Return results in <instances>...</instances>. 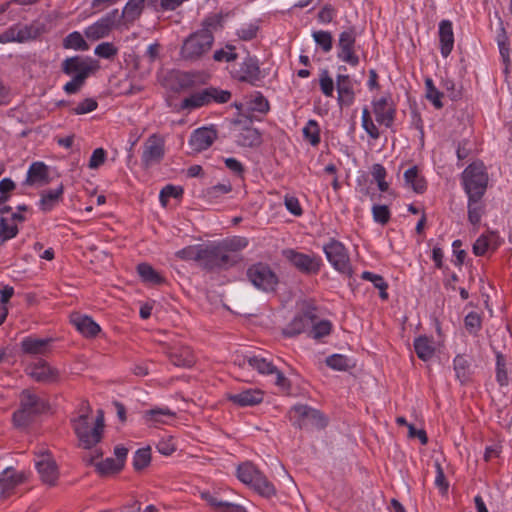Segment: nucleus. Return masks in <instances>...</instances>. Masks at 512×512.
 Listing matches in <instances>:
<instances>
[{
	"mask_svg": "<svg viewBox=\"0 0 512 512\" xmlns=\"http://www.w3.org/2000/svg\"><path fill=\"white\" fill-rule=\"evenodd\" d=\"M361 278L373 283L374 287L379 289L380 298L386 300L388 298L387 288L388 284L381 275L364 271Z\"/></svg>",
	"mask_w": 512,
	"mask_h": 512,
	"instance_id": "44",
	"label": "nucleus"
},
{
	"mask_svg": "<svg viewBox=\"0 0 512 512\" xmlns=\"http://www.w3.org/2000/svg\"><path fill=\"white\" fill-rule=\"evenodd\" d=\"M137 272L141 279L152 285H161L165 282L162 277L151 265L147 263H141L137 266Z\"/></svg>",
	"mask_w": 512,
	"mask_h": 512,
	"instance_id": "34",
	"label": "nucleus"
},
{
	"mask_svg": "<svg viewBox=\"0 0 512 512\" xmlns=\"http://www.w3.org/2000/svg\"><path fill=\"white\" fill-rule=\"evenodd\" d=\"M247 276L255 287L263 291H273L278 284L277 275L264 263H257L249 267Z\"/></svg>",
	"mask_w": 512,
	"mask_h": 512,
	"instance_id": "7",
	"label": "nucleus"
},
{
	"mask_svg": "<svg viewBox=\"0 0 512 512\" xmlns=\"http://www.w3.org/2000/svg\"><path fill=\"white\" fill-rule=\"evenodd\" d=\"M171 362L178 367H192L195 363V357L188 347L175 349L170 353Z\"/></svg>",
	"mask_w": 512,
	"mask_h": 512,
	"instance_id": "32",
	"label": "nucleus"
},
{
	"mask_svg": "<svg viewBox=\"0 0 512 512\" xmlns=\"http://www.w3.org/2000/svg\"><path fill=\"white\" fill-rule=\"evenodd\" d=\"M63 194V186L60 185L55 190L44 191L40 200V207L43 211H50L59 201Z\"/></svg>",
	"mask_w": 512,
	"mask_h": 512,
	"instance_id": "38",
	"label": "nucleus"
},
{
	"mask_svg": "<svg viewBox=\"0 0 512 512\" xmlns=\"http://www.w3.org/2000/svg\"><path fill=\"white\" fill-rule=\"evenodd\" d=\"M247 361L248 365L257 370L260 374H275V384L280 388L287 390L290 387L289 380L280 372L270 361L260 356H251L243 360V365Z\"/></svg>",
	"mask_w": 512,
	"mask_h": 512,
	"instance_id": "15",
	"label": "nucleus"
},
{
	"mask_svg": "<svg viewBox=\"0 0 512 512\" xmlns=\"http://www.w3.org/2000/svg\"><path fill=\"white\" fill-rule=\"evenodd\" d=\"M182 193L183 189L181 187L166 185L160 192V202L165 207L169 198H178L182 195Z\"/></svg>",
	"mask_w": 512,
	"mask_h": 512,
	"instance_id": "58",
	"label": "nucleus"
},
{
	"mask_svg": "<svg viewBox=\"0 0 512 512\" xmlns=\"http://www.w3.org/2000/svg\"><path fill=\"white\" fill-rule=\"evenodd\" d=\"M497 43H498V47H499V53L501 55L504 65H505L504 73L508 74L509 66H510L508 36H507L506 30L502 24L500 26L499 33L497 35Z\"/></svg>",
	"mask_w": 512,
	"mask_h": 512,
	"instance_id": "35",
	"label": "nucleus"
},
{
	"mask_svg": "<svg viewBox=\"0 0 512 512\" xmlns=\"http://www.w3.org/2000/svg\"><path fill=\"white\" fill-rule=\"evenodd\" d=\"M324 253L330 264L340 273L351 276L352 267L344 245L336 240H331L323 247Z\"/></svg>",
	"mask_w": 512,
	"mask_h": 512,
	"instance_id": "9",
	"label": "nucleus"
},
{
	"mask_svg": "<svg viewBox=\"0 0 512 512\" xmlns=\"http://www.w3.org/2000/svg\"><path fill=\"white\" fill-rule=\"evenodd\" d=\"M28 375L39 383L56 382L59 376L58 370L51 367L47 362H39L29 366Z\"/></svg>",
	"mask_w": 512,
	"mask_h": 512,
	"instance_id": "19",
	"label": "nucleus"
},
{
	"mask_svg": "<svg viewBox=\"0 0 512 512\" xmlns=\"http://www.w3.org/2000/svg\"><path fill=\"white\" fill-rule=\"evenodd\" d=\"M303 134L313 146L320 142V129L315 120H309L307 125L303 128Z\"/></svg>",
	"mask_w": 512,
	"mask_h": 512,
	"instance_id": "52",
	"label": "nucleus"
},
{
	"mask_svg": "<svg viewBox=\"0 0 512 512\" xmlns=\"http://www.w3.org/2000/svg\"><path fill=\"white\" fill-rule=\"evenodd\" d=\"M355 42L356 33L353 28H349L339 35L338 47L340 51L338 58L352 66L359 63V57L354 52Z\"/></svg>",
	"mask_w": 512,
	"mask_h": 512,
	"instance_id": "16",
	"label": "nucleus"
},
{
	"mask_svg": "<svg viewBox=\"0 0 512 512\" xmlns=\"http://www.w3.org/2000/svg\"><path fill=\"white\" fill-rule=\"evenodd\" d=\"M206 93L209 94L207 96L208 103L216 102V103H227L231 99V92L228 90H222L215 87L205 88Z\"/></svg>",
	"mask_w": 512,
	"mask_h": 512,
	"instance_id": "49",
	"label": "nucleus"
},
{
	"mask_svg": "<svg viewBox=\"0 0 512 512\" xmlns=\"http://www.w3.org/2000/svg\"><path fill=\"white\" fill-rule=\"evenodd\" d=\"M21 482V477L11 467H6L0 473V486L4 490H9Z\"/></svg>",
	"mask_w": 512,
	"mask_h": 512,
	"instance_id": "45",
	"label": "nucleus"
},
{
	"mask_svg": "<svg viewBox=\"0 0 512 512\" xmlns=\"http://www.w3.org/2000/svg\"><path fill=\"white\" fill-rule=\"evenodd\" d=\"M319 81L322 93L327 97H331L333 95L334 82L327 70L321 72Z\"/></svg>",
	"mask_w": 512,
	"mask_h": 512,
	"instance_id": "61",
	"label": "nucleus"
},
{
	"mask_svg": "<svg viewBox=\"0 0 512 512\" xmlns=\"http://www.w3.org/2000/svg\"><path fill=\"white\" fill-rule=\"evenodd\" d=\"M312 36L324 52H329L332 49V35L330 32L315 31Z\"/></svg>",
	"mask_w": 512,
	"mask_h": 512,
	"instance_id": "56",
	"label": "nucleus"
},
{
	"mask_svg": "<svg viewBox=\"0 0 512 512\" xmlns=\"http://www.w3.org/2000/svg\"><path fill=\"white\" fill-rule=\"evenodd\" d=\"M202 246H187L176 252V256L182 260H195L200 263Z\"/></svg>",
	"mask_w": 512,
	"mask_h": 512,
	"instance_id": "53",
	"label": "nucleus"
},
{
	"mask_svg": "<svg viewBox=\"0 0 512 512\" xmlns=\"http://www.w3.org/2000/svg\"><path fill=\"white\" fill-rule=\"evenodd\" d=\"M36 468L40 474L41 480L53 486L56 484L59 472L58 467L53 457L47 451L41 452L36 460Z\"/></svg>",
	"mask_w": 512,
	"mask_h": 512,
	"instance_id": "17",
	"label": "nucleus"
},
{
	"mask_svg": "<svg viewBox=\"0 0 512 512\" xmlns=\"http://www.w3.org/2000/svg\"><path fill=\"white\" fill-rule=\"evenodd\" d=\"M338 102L340 105L349 106L354 101V92L348 75H338L336 79Z\"/></svg>",
	"mask_w": 512,
	"mask_h": 512,
	"instance_id": "27",
	"label": "nucleus"
},
{
	"mask_svg": "<svg viewBox=\"0 0 512 512\" xmlns=\"http://www.w3.org/2000/svg\"><path fill=\"white\" fill-rule=\"evenodd\" d=\"M119 11L114 9L99 19L94 24L88 26L84 34L89 40H99L109 35L112 28L118 23Z\"/></svg>",
	"mask_w": 512,
	"mask_h": 512,
	"instance_id": "14",
	"label": "nucleus"
},
{
	"mask_svg": "<svg viewBox=\"0 0 512 512\" xmlns=\"http://www.w3.org/2000/svg\"><path fill=\"white\" fill-rule=\"evenodd\" d=\"M207 96H209V94L206 93L205 89H203L199 92L193 93L192 95L185 98L181 102L180 107H181V109L191 110V109H195V108H199V107L208 105L209 103H208Z\"/></svg>",
	"mask_w": 512,
	"mask_h": 512,
	"instance_id": "37",
	"label": "nucleus"
},
{
	"mask_svg": "<svg viewBox=\"0 0 512 512\" xmlns=\"http://www.w3.org/2000/svg\"><path fill=\"white\" fill-rule=\"evenodd\" d=\"M316 318L314 310L308 309L298 315L287 325L283 330V334L288 337H293L300 334L307 326L312 324Z\"/></svg>",
	"mask_w": 512,
	"mask_h": 512,
	"instance_id": "21",
	"label": "nucleus"
},
{
	"mask_svg": "<svg viewBox=\"0 0 512 512\" xmlns=\"http://www.w3.org/2000/svg\"><path fill=\"white\" fill-rule=\"evenodd\" d=\"M465 327L471 333H476L481 328V318L475 312H470L465 317Z\"/></svg>",
	"mask_w": 512,
	"mask_h": 512,
	"instance_id": "64",
	"label": "nucleus"
},
{
	"mask_svg": "<svg viewBox=\"0 0 512 512\" xmlns=\"http://www.w3.org/2000/svg\"><path fill=\"white\" fill-rule=\"evenodd\" d=\"M226 253L230 254V252H237L243 248H245L248 244L247 240L242 237H234L232 239H227L219 243Z\"/></svg>",
	"mask_w": 512,
	"mask_h": 512,
	"instance_id": "54",
	"label": "nucleus"
},
{
	"mask_svg": "<svg viewBox=\"0 0 512 512\" xmlns=\"http://www.w3.org/2000/svg\"><path fill=\"white\" fill-rule=\"evenodd\" d=\"M372 213L374 220L380 224H386L390 219V211L386 205H374Z\"/></svg>",
	"mask_w": 512,
	"mask_h": 512,
	"instance_id": "62",
	"label": "nucleus"
},
{
	"mask_svg": "<svg viewBox=\"0 0 512 512\" xmlns=\"http://www.w3.org/2000/svg\"><path fill=\"white\" fill-rule=\"evenodd\" d=\"M95 54L105 59H111L117 54V48L109 42H103L96 46Z\"/></svg>",
	"mask_w": 512,
	"mask_h": 512,
	"instance_id": "59",
	"label": "nucleus"
},
{
	"mask_svg": "<svg viewBox=\"0 0 512 512\" xmlns=\"http://www.w3.org/2000/svg\"><path fill=\"white\" fill-rule=\"evenodd\" d=\"M238 479L251 486L257 493L263 497H271L276 494L274 485L267 477L251 462L239 465L237 469Z\"/></svg>",
	"mask_w": 512,
	"mask_h": 512,
	"instance_id": "4",
	"label": "nucleus"
},
{
	"mask_svg": "<svg viewBox=\"0 0 512 512\" xmlns=\"http://www.w3.org/2000/svg\"><path fill=\"white\" fill-rule=\"evenodd\" d=\"M232 185L229 181H226L224 183L216 184L212 187H209L205 190H203L202 194L205 199L208 201H216L219 197H221L224 194H227L231 192Z\"/></svg>",
	"mask_w": 512,
	"mask_h": 512,
	"instance_id": "40",
	"label": "nucleus"
},
{
	"mask_svg": "<svg viewBox=\"0 0 512 512\" xmlns=\"http://www.w3.org/2000/svg\"><path fill=\"white\" fill-rule=\"evenodd\" d=\"M414 349L417 356L423 361L431 359L435 352L431 341L427 337L423 336L415 339Z\"/></svg>",
	"mask_w": 512,
	"mask_h": 512,
	"instance_id": "36",
	"label": "nucleus"
},
{
	"mask_svg": "<svg viewBox=\"0 0 512 512\" xmlns=\"http://www.w3.org/2000/svg\"><path fill=\"white\" fill-rule=\"evenodd\" d=\"M496 380L500 386H507L509 383L506 359L500 352L496 353Z\"/></svg>",
	"mask_w": 512,
	"mask_h": 512,
	"instance_id": "46",
	"label": "nucleus"
},
{
	"mask_svg": "<svg viewBox=\"0 0 512 512\" xmlns=\"http://www.w3.org/2000/svg\"><path fill=\"white\" fill-rule=\"evenodd\" d=\"M146 0H129L124 6L121 15L119 14L118 23H122L125 26L133 24L137 19L140 18Z\"/></svg>",
	"mask_w": 512,
	"mask_h": 512,
	"instance_id": "23",
	"label": "nucleus"
},
{
	"mask_svg": "<svg viewBox=\"0 0 512 512\" xmlns=\"http://www.w3.org/2000/svg\"><path fill=\"white\" fill-rule=\"evenodd\" d=\"M292 411L299 417L295 425L300 429H322L327 425V420L324 415L319 410L307 405H295Z\"/></svg>",
	"mask_w": 512,
	"mask_h": 512,
	"instance_id": "11",
	"label": "nucleus"
},
{
	"mask_svg": "<svg viewBox=\"0 0 512 512\" xmlns=\"http://www.w3.org/2000/svg\"><path fill=\"white\" fill-rule=\"evenodd\" d=\"M165 155V139L163 136L154 133L150 135L143 144L141 161L144 168H150L159 164Z\"/></svg>",
	"mask_w": 512,
	"mask_h": 512,
	"instance_id": "8",
	"label": "nucleus"
},
{
	"mask_svg": "<svg viewBox=\"0 0 512 512\" xmlns=\"http://www.w3.org/2000/svg\"><path fill=\"white\" fill-rule=\"evenodd\" d=\"M283 256L305 274H316L320 270V259L314 255L304 254L294 249L283 250Z\"/></svg>",
	"mask_w": 512,
	"mask_h": 512,
	"instance_id": "13",
	"label": "nucleus"
},
{
	"mask_svg": "<svg viewBox=\"0 0 512 512\" xmlns=\"http://www.w3.org/2000/svg\"><path fill=\"white\" fill-rule=\"evenodd\" d=\"M464 190L468 196L483 197L488 184V175L482 163L470 164L462 173Z\"/></svg>",
	"mask_w": 512,
	"mask_h": 512,
	"instance_id": "5",
	"label": "nucleus"
},
{
	"mask_svg": "<svg viewBox=\"0 0 512 512\" xmlns=\"http://www.w3.org/2000/svg\"><path fill=\"white\" fill-rule=\"evenodd\" d=\"M49 408V402L35 390L24 389L19 394V407L12 416L13 424L17 428H26Z\"/></svg>",
	"mask_w": 512,
	"mask_h": 512,
	"instance_id": "3",
	"label": "nucleus"
},
{
	"mask_svg": "<svg viewBox=\"0 0 512 512\" xmlns=\"http://www.w3.org/2000/svg\"><path fill=\"white\" fill-rule=\"evenodd\" d=\"M325 363L331 369L338 371H347L355 366L351 359L342 354L330 355L326 358Z\"/></svg>",
	"mask_w": 512,
	"mask_h": 512,
	"instance_id": "39",
	"label": "nucleus"
},
{
	"mask_svg": "<svg viewBox=\"0 0 512 512\" xmlns=\"http://www.w3.org/2000/svg\"><path fill=\"white\" fill-rule=\"evenodd\" d=\"M470 362L463 355H457L454 359V370L457 378L464 382L467 379Z\"/></svg>",
	"mask_w": 512,
	"mask_h": 512,
	"instance_id": "50",
	"label": "nucleus"
},
{
	"mask_svg": "<svg viewBox=\"0 0 512 512\" xmlns=\"http://www.w3.org/2000/svg\"><path fill=\"white\" fill-rule=\"evenodd\" d=\"M236 134V143L242 147H254L261 143V134L252 127V120L249 118L236 119L233 121Z\"/></svg>",
	"mask_w": 512,
	"mask_h": 512,
	"instance_id": "12",
	"label": "nucleus"
},
{
	"mask_svg": "<svg viewBox=\"0 0 512 512\" xmlns=\"http://www.w3.org/2000/svg\"><path fill=\"white\" fill-rule=\"evenodd\" d=\"M222 16L211 15L202 22V28L185 39L181 56L185 60H198L210 51L214 42V32L222 28Z\"/></svg>",
	"mask_w": 512,
	"mask_h": 512,
	"instance_id": "1",
	"label": "nucleus"
},
{
	"mask_svg": "<svg viewBox=\"0 0 512 512\" xmlns=\"http://www.w3.org/2000/svg\"><path fill=\"white\" fill-rule=\"evenodd\" d=\"M269 102L268 100L261 94H258L253 100L250 102V109L252 111L267 113L269 111Z\"/></svg>",
	"mask_w": 512,
	"mask_h": 512,
	"instance_id": "63",
	"label": "nucleus"
},
{
	"mask_svg": "<svg viewBox=\"0 0 512 512\" xmlns=\"http://www.w3.org/2000/svg\"><path fill=\"white\" fill-rule=\"evenodd\" d=\"M52 342L51 338L38 339L33 337H26L21 342L22 351L30 355H44L49 351V345Z\"/></svg>",
	"mask_w": 512,
	"mask_h": 512,
	"instance_id": "26",
	"label": "nucleus"
},
{
	"mask_svg": "<svg viewBox=\"0 0 512 512\" xmlns=\"http://www.w3.org/2000/svg\"><path fill=\"white\" fill-rule=\"evenodd\" d=\"M202 498L218 512H246L241 505L218 499L208 492L202 493Z\"/></svg>",
	"mask_w": 512,
	"mask_h": 512,
	"instance_id": "30",
	"label": "nucleus"
},
{
	"mask_svg": "<svg viewBox=\"0 0 512 512\" xmlns=\"http://www.w3.org/2000/svg\"><path fill=\"white\" fill-rule=\"evenodd\" d=\"M237 261V256L226 253L219 243L202 247L200 265L205 269H226L236 264Z\"/></svg>",
	"mask_w": 512,
	"mask_h": 512,
	"instance_id": "6",
	"label": "nucleus"
},
{
	"mask_svg": "<svg viewBox=\"0 0 512 512\" xmlns=\"http://www.w3.org/2000/svg\"><path fill=\"white\" fill-rule=\"evenodd\" d=\"M61 68L67 75H81L83 79H87L99 69V64L97 60L90 57L73 56L66 58Z\"/></svg>",
	"mask_w": 512,
	"mask_h": 512,
	"instance_id": "10",
	"label": "nucleus"
},
{
	"mask_svg": "<svg viewBox=\"0 0 512 512\" xmlns=\"http://www.w3.org/2000/svg\"><path fill=\"white\" fill-rule=\"evenodd\" d=\"M405 184L411 187L416 193H423L426 190L427 183L423 176L418 174L417 166L407 169L404 173Z\"/></svg>",
	"mask_w": 512,
	"mask_h": 512,
	"instance_id": "31",
	"label": "nucleus"
},
{
	"mask_svg": "<svg viewBox=\"0 0 512 512\" xmlns=\"http://www.w3.org/2000/svg\"><path fill=\"white\" fill-rule=\"evenodd\" d=\"M63 47L79 51H86L89 49V46L83 36L77 31L70 33L64 38Z\"/></svg>",
	"mask_w": 512,
	"mask_h": 512,
	"instance_id": "42",
	"label": "nucleus"
},
{
	"mask_svg": "<svg viewBox=\"0 0 512 512\" xmlns=\"http://www.w3.org/2000/svg\"><path fill=\"white\" fill-rule=\"evenodd\" d=\"M11 39L17 42H26L35 39L37 31L33 27L24 26L17 30H11Z\"/></svg>",
	"mask_w": 512,
	"mask_h": 512,
	"instance_id": "51",
	"label": "nucleus"
},
{
	"mask_svg": "<svg viewBox=\"0 0 512 512\" xmlns=\"http://www.w3.org/2000/svg\"><path fill=\"white\" fill-rule=\"evenodd\" d=\"M440 51L443 57H448L453 50L454 34L452 23L449 20H442L439 24Z\"/></svg>",
	"mask_w": 512,
	"mask_h": 512,
	"instance_id": "24",
	"label": "nucleus"
},
{
	"mask_svg": "<svg viewBox=\"0 0 512 512\" xmlns=\"http://www.w3.org/2000/svg\"><path fill=\"white\" fill-rule=\"evenodd\" d=\"M425 86H426V97L432 101L433 105L436 108H442L443 104L441 102L442 93L439 92L436 87L433 84L432 79L427 78L425 80Z\"/></svg>",
	"mask_w": 512,
	"mask_h": 512,
	"instance_id": "55",
	"label": "nucleus"
},
{
	"mask_svg": "<svg viewBox=\"0 0 512 512\" xmlns=\"http://www.w3.org/2000/svg\"><path fill=\"white\" fill-rule=\"evenodd\" d=\"M144 417L147 422L166 423L164 418H174L175 412L168 408H153L146 411Z\"/></svg>",
	"mask_w": 512,
	"mask_h": 512,
	"instance_id": "43",
	"label": "nucleus"
},
{
	"mask_svg": "<svg viewBox=\"0 0 512 512\" xmlns=\"http://www.w3.org/2000/svg\"><path fill=\"white\" fill-rule=\"evenodd\" d=\"M373 112L376 121L380 125L391 127L395 119V107L391 101L387 98L382 97L377 101L373 102Z\"/></svg>",
	"mask_w": 512,
	"mask_h": 512,
	"instance_id": "18",
	"label": "nucleus"
},
{
	"mask_svg": "<svg viewBox=\"0 0 512 512\" xmlns=\"http://www.w3.org/2000/svg\"><path fill=\"white\" fill-rule=\"evenodd\" d=\"M227 398L238 406L246 407L261 403L263 400V393L257 389H248L240 393L229 394Z\"/></svg>",
	"mask_w": 512,
	"mask_h": 512,
	"instance_id": "25",
	"label": "nucleus"
},
{
	"mask_svg": "<svg viewBox=\"0 0 512 512\" xmlns=\"http://www.w3.org/2000/svg\"><path fill=\"white\" fill-rule=\"evenodd\" d=\"M96 471L101 476L118 473L123 469L121 462H117L114 458H106L95 464Z\"/></svg>",
	"mask_w": 512,
	"mask_h": 512,
	"instance_id": "41",
	"label": "nucleus"
},
{
	"mask_svg": "<svg viewBox=\"0 0 512 512\" xmlns=\"http://www.w3.org/2000/svg\"><path fill=\"white\" fill-rule=\"evenodd\" d=\"M80 415L72 420L74 432L84 449H90L102 439L104 429V414L97 411V417L93 420L90 416L92 410L86 403L80 410Z\"/></svg>",
	"mask_w": 512,
	"mask_h": 512,
	"instance_id": "2",
	"label": "nucleus"
},
{
	"mask_svg": "<svg viewBox=\"0 0 512 512\" xmlns=\"http://www.w3.org/2000/svg\"><path fill=\"white\" fill-rule=\"evenodd\" d=\"M19 230L15 223H9L5 217L0 218V245L4 242L16 237Z\"/></svg>",
	"mask_w": 512,
	"mask_h": 512,
	"instance_id": "47",
	"label": "nucleus"
},
{
	"mask_svg": "<svg viewBox=\"0 0 512 512\" xmlns=\"http://www.w3.org/2000/svg\"><path fill=\"white\" fill-rule=\"evenodd\" d=\"M72 323L81 334L88 338L95 337L101 331L100 326L86 315L74 316Z\"/></svg>",
	"mask_w": 512,
	"mask_h": 512,
	"instance_id": "29",
	"label": "nucleus"
},
{
	"mask_svg": "<svg viewBox=\"0 0 512 512\" xmlns=\"http://www.w3.org/2000/svg\"><path fill=\"white\" fill-rule=\"evenodd\" d=\"M235 47L232 45H226L225 49L216 50L213 54L215 61H226L231 62L237 59L238 55L234 52Z\"/></svg>",
	"mask_w": 512,
	"mask_h": 512,
	"instance_id": "57",
	"label": "nucleus"
},
{
	"mask_svg": "<svg viewBox=\"0 0 512 512\" xmlns=\"http://www.w3.org/2000/svg\"><path fill=\"white\" fill-rule=\"evenodd\" d=\"M482 198L468 196V220L474 226L480 223L481 217L484 214Z\"/></svg>",
	"mask_w": 512,
	"mask_h": 512,
	"instance_id": "33",
	"label": "nucleus"
},
{
	"mask_svg": "<svg viewBox=\"0 0 512 512\" xmlns=\"http://www.w3.org/2000/svg\"><path fill=\"white\" fill-rule=\"evenodd\" d=\"M151 462L150 447L138 449L133 457V467L136 471L146 468Z\"/></svg>",
	"mask_w": 512,
	"mask_h": 512,
	"instance_id": "48",
	"label": "nucleus"
},
{
	"mask_svg": "<svg viewBox=\"0 0 512 512\" xmlns=\"http://www.w3.org/2000/svg\"><path fill=\"white\" fill-rule=\"evenodd\" d=\"M49 183L48 167L43 162H34L29 167L26 184L45 185Z\"/></svg>",
	"mask_w": 512,
	"mask_h": 512,
	"instance_id": "28",
	"label": "nucleus"
},
{
	"mask_svg": "<svg viewBox=\"0 0 512 512\" xmlns=\"http://www.w3.org/2000/svg\"><path fill=\"white\" fill-rule=\"evenodd\" d=\"M217 138V132L213 128H199L195 130L189 140V145L195 152H201L208 149L215 139Z\"/></svg>",
	"mask_w": 512,
	"mask_h": 512,
	"instance_id": "20",
	"label": "nucleus"
},
{
	"mask_svg": "<svg viewBox=\"0 0 512 512\" xmlns=\"http://www.w3.org/2000/svg\"><path fill=\"white\" fill-rule=\"evenodd\" d=\"M233 76L239 81L254 84L260 76L258 61L255 58L247 57L240 68L233 72Z\"/></svg>",
	"mask_w": 512,
	"mask_h": 512,
	"instance_id": "22",
	"label": "nucleus"
},
{
	"mask_svg": "<svg viewBox=\"0 0 512 512\" xmlns=\"http://www.w3.org/2000/svg\"><path fill=\"white\" fill-rule=\"evenodd\" d=\"M98 107V103L93 98H86L72 109V112L77 115L87 114L94 111Z\"/></svg>",
	"mask_w": 512,
	"mask_h": 512,
	"instance_id": "60",
	"label": "nucleus"
}]
</instances>
